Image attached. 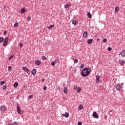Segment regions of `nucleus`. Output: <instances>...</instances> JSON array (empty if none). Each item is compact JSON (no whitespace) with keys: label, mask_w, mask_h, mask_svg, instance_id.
<instances>
[{"label":"nucleus","mask_w":125,"mask_h":125,"mask_svg":"<svg viewBox=\"0 0 125 125\" xmlns=\"http://www.w3.org/2000/svg\"><path fill=\"white\" fill-rule=\"evenodd\" d=\"M83 36L84 38H86L87 37V32H84L83 34Z\"/></svg>","instance_id":"obj_19"},{"label":"nucleus","mask_w":125,"mask_h":125,"mask_svg":"<svg viewBox=\"0 0 125 125\" xmlns=\"http://www.w3.org/2000/svg\"><path fill=\"white\" fill-rule=\"evenodd\" d=\"M115 87H116V89H117V90H120V89H121V84L117 83L115 85Z\"/></svg>","instance_id":"obj_7"},{"label":"nucleus","mask_w":125,"mask_h":125,"mask_svg":"<svg viewBox=\"0 0 125 125\" xmlns=\"http://www.w3.org/2000/svg\"><path fill=\"white\" fill-rule=\"evenodd\" d=\"M76 69H75V70H74V72L75 73V74H76Z\"/></svg>","instance_id":"obj_48"},{"label":"nucleus","mask_w":125,"mask_h":125,"mask_svg":"<svg viewBox=\"0 0 125 125\" xmlns=\"http://www.w3.org/2000/svg\"><path fill=\"white\" fill-rule=\"evenodd\" d=\"M42 60H46V57H45V56H42Z\"/></svg>","instance_id":"obj_30"},{"label":"nucleus","mask_w":125,"mask_h":125,"mask_svg":"<svg viewBox=\"0 0 125 125\" xmlns=\"http://www.w3.org/2000/svg\"><path fill=\"white\" fill-rule=\"evenodd\" d=\"M8 42V38L6 37L3 43V46H6L7 45V42Z\"/></svg>","instance_id":"obj_3"},{"label":"nucleus","mask_w":125,"mask_h":125,"mask_svg":"<svg viewBox=\"0 0 125 125\" xmlns=\"http://www.w3.org/2000/svg\"><path fill=\"white\" fill-rule=\"evenodd\" d=\"M3 42V38L0 37V42Z\"/></svg>","instance_id":"obj_26"},{"label":"nucleus","mask_w":125,"mask_h":125,"mask_svg":"<svg viewBox=\"0 0 125 125\" xmlns=\"http://www.w3.org/2000/svg\"><path fill=\"white\" fill-rule=\"evenodd\" d=\"M121 56H122V57H124V56H125V50H123L121 53Z\"/></svg>","instance_id":"obj_15"},{"label":"nucleus","mask_w":125,"mask_h":125,"mask_svg":"<svg viewBox=\"0 0 125 125\" xmlns=\"http://www.w3.org/2000/svg\"><path fill=\"white\" fill-rule=\"evenodd\" d=\"M31 17H28L27 18V22H30V21H31Z\"/></svg>","instance_id":"obj_22"},{"label":"nucleus","mask_w":125,"mask_h":125,"mask_svg":"<svg viewBox=\"0 0 125 125\" xmlns=\"http://www.w3.org/2000/svg\"><path fill=\"white\" fill-rule=\"evenodd\" d=\"M78 109L79 110H83V106L82 104L79 105Z\"/></svg>","instance_id":"obj_17"},{"label":"nucleus","mask_w":125,"mask_h":125,"mask_svg":"<svg viewBox=\"0 0 125 125\" xmlns=\"http://www.w3.org/2000/svg\"><path fill=\"white\" fill-rule=\"evenodd\" d=\"M35 63L37 66H40V64L41 63V61L39 60H36Z\"/></svg>","instance_id":"obj_10"},{"label":"nucleus","mask_w":125,"mask_h":125,"mask_svg":"<svg viewBox=\"0 0 125 125\" xmlns=\"http://www.w3.org/2000/svg\"><path fill=\"white\" fill-rule=\"evenodd\" d=\"M12 125H18V123L17 122H14Z\"/></svg>","instance_id":"obj_36"},{"label":"nucleus","mask_w":125,"mask_h":125,"mask_svg":"<svg viewBox=\"0 0 125 125\" xmlns=\"http://www.w3.org/2000/svg\"><path fill=\"white\" fill-rule=\"evenodd\" d=\"M91 72V69L90 68H84V69H83L81 72V75L82 77H87Z\"/></svg>","instance_id":"obj_1"},{"label":"nucleus","mask_w":125,"mask_h":125,"mask_svg":"<svg viewBox=\"0 0 125 125\" xmlns=\"http://www.w3.org/2000/svg\"><path fill=\"white\" fill-rule=\"evenodd\" d=\"M96 78V83H99V80L100 79V76H99V75H97Z\"/></svg>","instance_id":"obj_12"},{"label":"nucleus","mask_w":125,"mask_h":125,"mask_svg":"<svg viewBox=\"0 0 125 125\" xmlns=\"http://www.w3.org/2000/svg\"><path fill=\"white\" fill-rule=\"evenodd\" d=\"M92 42H93V39H89L87 40V43L88 44H91L92 43Z\"/></svg>","instance_id":"obj_11"},{"label":"nucleus","mask_w":125,"mask_h":125,"mask_svg":"<svg viewBox=\"0 0 125 125\" xmlns=\"http://www.w3.org/2000/svg\"><path fill=\"white\" fill-rule=\"evenodd\" d=\"M43 89H44V90H46V86H45V87L43 88Z\"/></svg>","instance_id":"obj_45"},{"label":"nucleus","mask_w":125,"mask_h":125,"mask_svg":"<svg viewBox=\"0 0 125 125\" xmlns=\"http://www.w3.org/2000/svg\"><path fill=\"white\" fill-rule=\"evenodd\" d=\"M81 90H82V88H79L77 90V92H80Z\"/></svg>","instance_id":"obj_34"},{"label":"nucleus","mask_w":125,"mask_h":125,"mask_svg":"<svg viewBox=\"0 0 125 125\" xmlns=\"http://www.w3.org/2000/svg\"><path fill=\"white\" fill-rule=\"evenodd\" d=\"M29 99H32L33 98V95H31L30 96H28Z\"/></svg>","instance_id":"obj_31"},{"label":"nucleus","mask_w":125,"mask_h":125,"mask_svg":"<svg viewBox=\"0 0 125 125\" xmlns=\"http://www.w3.org/2000/svg\"><path fill=\"white\" fill-rule=\"evenodd\" d=\"M42 83H43V82H44V79H42Z\"/></svg>","instance_id":"obj_47"},{"label":"nucleus","mask_w":125,"mask_h":125,"mask_svg":"<svg viewBox=\"0 0 125 125\" xmlns=\"http://www.w3.org/2000/svg\"><path fill=\"white\" fill-rule=\"evenodd\" d=\"M25 11H26V9L25 8H22L21 10V13H24Z\"/></svg>","instance_id":"obj_20"},{"label":"nucleus","mask_w":125,"mask_h":125,"mask_svg":"<svg viewBox=\"0 0 125 125\" xmlns=\"http://www.w3.org/2000/svg\"><path fill=\"white\" fill-rule=\"evenodd\" d=\"M110 112H112V110H110Z\"/></svg>","instance_id":"obj_52"},{"label":"nucleus","mask_w":125,"mask_h":125,"mask_svg":"<svg viewBox=\"0 0 125 125\" xmlns=\"http://www.w3.org/2000/svg\"><path fill=\"white\" fill-rule=\"evenodd\" d=\"M71 5H72V4L70 2L68 3L65 5L64 8H69Z\"/></svg>","instance_id":"obj_8"},{"label":"nucleus","mask_w":125,"mask_h":125,"mask_svg":"<svg viewBox=\"0 0 125 125\" xmlns=\"http://www.w3.org/2000/svg\"><path fill=\"white\" fill-rule=\"evenodd\" d=\"M0 110L2 112H5V111L6 110V106H5L4 105H1L0 108Z\"/></svg>","instance_id":"obj_4"},{"label":"nucleus","mask_w":125,"mask_h":125,"mask_svg":"<svg viewBox=\"0 0 125 125\" xmlns=\"http://www.w3.org/2000/svg\"><path fill=\"white\" fill-rule=\"evenodd\" d=\"M6 88V86L4 85L3 86V89H5Z\"/></svg>","instance_id":"obj_43"},{"label":"nucleus","mask_w":125,"mask_h":125,"mask_svg":"<svg viewBox=\"0 0 125 125\" xmlns=\"http://www.w3.org/2000/svg\"><path fill=\"white\" fill-rule=\"evenodd\" d=\"M120 10V7H115V13H117Z\"/></svg>","instance_id":"obj_16"},{"label":"nucleus","mask_w":125,"mask_h":125,"mask_svg":"<svg viewBox=\"0 0 125 125\" xmlns=\"http://www.w3.org/2000/svg\"><path fill=\"white\" fill-rule=\"evenodd\" d=\"M78 88V87L77 86H74V89H77Z\"/></svg>","instance_id":"obj_44"},{"label":"nucleus","mask_w":125,"mask_h":125,"mask_svg":"<svg viewBox=\"0 0 125 125\" xmlns=\"http://www.w3.org/2000/svg\"><path fill=\"white\" fill-rule=\"evenodd\" d=\"M20 47H22L23 46V43L22 42L20 43Z\"/></svg>","instance_id":"obj_37"},{"label":"nucleus","mask_w":125,"mask_h":125,"mask_svg":"<svg viewBox=\"0 0 125 125\" xmlns=\"http://www.w3.org/2000/svg\"><path fill=\"white\" fill-rule=\"evenodd\" d=\"M58 62H59V60L58 59L55 60V63H58Z\"/></svg>","instance_id":"obj_38"},{"label":"nucleus","mask_w":125,"mask_h":125,"mask_svg":"<svg viewBox=\"0 0 125 125\" xmlns=\"http://www.w3.org/2000/svg\"><path fill=\"white\" fill-rule=\"evenodd\" d=\"M12 69V67L11 66H10L8 67V71H11V70Z\"/></svg>","instance_id":"obj_27"},{"label":"nucleus","mask_w":125,"mask_h":125,"mask_svg":"<svg viewBox=\"0 0 125 125\" xmlns=\"http://www.w3.org/2000/svg\"><path fill=\"white\" fill-rule=\"evenodd\" d=\"M36 73H37V70L33 69L32 71V75H36Z\"/></svg>","instance_id":"obj_18"},{"label":"nucleus","mask_w":125,"mask_h":125,"mask_svg":"<svg viewBox=\"0 0 125 125\" xmlns=\"http://www.w3.org/2000/svg\"><path fill=\"white\" fill-rule=\"evenodd\" d=\"M78 23L79 22L76 21H75V20L72 21V24H73V25H78Z\"/></svg>","instance_id":"obj_14"},{"label":"nucleus","mask_w":125,"mask_h":125,"mask_svg":"<svg viewBox=\"0 0 125 125\" xmlns=\"http://www.w3.org/2000/svg\"><path fill=\"white\" fill-rule=\"evenodd\" d=\"M18 26V23L16 22L14 24V27H15V28H16V27H17Z\"/></svg>","instance_id":"obj_28"},{"label":"nucleus","mask_w":125,"mask_h":125,"mask_svg":"<svg viewBox=\"0 0 125 125\" xmlns=\"http://www.w3.org/2000/svg\"><path fill=\"white\" fill-rule=\"evenodd\" d=\"M62 117H65V118H68L69 117V113L68 112H65V113L62 114Z\"/></svg>","instance_id":"obj_9"},{"label":"nucleus","mask_w":125,"mask_h":125,"mask_svg":"<svg viewBox=\"0 0 125 125\" xmlns=\"http://www.w3.org/2000/svg\"><path fill=\"white\" fill-rule=\"evenodd\" d=\"M78 59H74V63H78Z\"/></svg>","instance_id":"obj_35"},{"label":"nucleus","mask_w":125,"mask_h":125,"mask_svg":"<svg viewBox=\"0 0 125 125\" xmlns=\"http://www.w3.org/2000/svg\"><path fill=\"white\" fill-rule=\"evenodd\" d=\"M63 92H64V93H67L68 92V88H67V87H64L63 89Z\"/></svg>","instance_id":"obj_21"},{"label":"nucleus","mask_w":125,"mask_h":125,"mask_svg":"<svg viewBox=\"0 0 125 125\" xmlns=\"http://www.w3.org/2000/svg\"><path fill=\"white\" fill-rule=\"evenodd\" d=\"M14 87H17V86H18V83L17 82L15 83L14 84Z\"/></svg>","instance_id":"obj_23"},{"label":"nucleus","mask_w":125,"mask_h":125,"mask_svg":"<svg viewBox=\"0 0 125 125\" xmlns=\"http://www.w3.org/2000/svg\"><path fill=\"white\" fill-rule=\"evenodd\" d=\"M23 70L25 71V72H26L27 73H29V69H28L26 67H23Z\"/></svg>","instance_id":"obj_13"},{"label":"nucleus","mask_w":125,"mask_h":125,"mask_svg":"<svg viewBox=\"0 0 125 125\" xmlns=\"http://www.w3.org/2000/svg\"><path fill=\"white\" fill-rule=\"evenodd\" d=\"M51 64L52 66H54V65H55V62H51Z\"/></svg>","instance_id":"obj_40"},{"label":"nucleus","mask_w":125,"mask_h":125,"mask_svg":"<svg viewBox=\"0 0 125 125\" xmlns=\"http://www.w3.org/2000/svg\"><path fill=\"white\" fill-rule=\"evenodd\" d=\"M123 84H124V83H122L121 86H122Z\"/></svg>","instance_id":"obj_49"},{"label":"nucleus","mask_w":125,"mask_h":125,"mask_svg":"<svg viewBox=\"0 0 125 125\" xmlns=\"http://www.w3.org/2000/svg\"><path fill=\"white\" fill-rule=\"evenodd\" d=\"M103 42L104 43L107 42V39H104Z\"/></svg>","instance_id":"obj_33"},{"label":"nucleus","mask_w":125,"mask_h":125,"mask_svg":"<svg viewBox=\"0 0 125 125\" xmlns=\"http://www.w3.org/2000/svg\"><path fill=\"white\" fill-rule=\"evenodd\" d=\"M12 125V124H9V125Z\"/></svg>","instance_id":"obj_50"},{"label":"nucleus","mask_w":125,"mask_h":125,"mask_svg":"<svg viewBox=\"0 0 125 125\" xmlns=\"http://www.w3.org/2000/svg\"><path fill=\"white\" fill-rule=\"evenodd\" d=\"M54 25H50L49 27H48V29H51V28H53Z\"/></svg>","instance_id":"obj_32"},{"label":"nucleus","mask_w":125,"mask_h":125,"mask_svg":"<svg viewBox=\"0 0 125 125\" xmlns=\"http://www.w3.org/2000/svg\"><path fill=\"white\" fill-rule=\"evenodd\" d=\"M83 125V123H82L81 122L78 123V125Z\"/></svg>","instance_id":"obj_41"},{"label":"nucleus","mask_w":125,"mask_h":125,"mask_svg":"<svg viewBox=\"0 0 125 125\" xmlns=\"http://www.w3.org/2000/svg\"><path fill=\"white\" fill-rule=\"evenodd\" d=\"M84 67V65L82 64V65H81V69H83V68Z\"/></svg>","instance_id":"obj_39"},{"label":"nucleus","mask_w":125,"mask_h":125,"mask_svg":"<svg viewBox=\"0 0 125 125\" xmlns=\"http://www.w3.org/2000/svg\"><path fill=\"white\" fill-rule=\"evenodd\" d=\"M99 40V39H97L98 41Z\"/></svg>","instance_id":"obj_51"},{"label":"nucleus","mask_w":125,"mask_h":125,"mask_svg":"<svg viewBox=\"0 0 125 125\" xmlns=\"http://www.w3.org/2000/svg\"><path fill=\"white\" fill-rule=\"evenodd\" d=\"M14 56H13V55H12L10 57H9V61H11V59H12V58H13Z\"/></svg>","instance_id":"obj_29"},{"label":"nucleus","mask_w":125,"mask_h":125,"mask_svg":"<svg viewBox=\"0 0 125 125\" xmlns=\"http://www.w3.org/2000/svg\"><path fill=\"white\" fill-rule=\"evenodd\" d=\"M17 112L18 114H21V107L19 105H17Z\"/></svg>","instance_id":"obj_5"},{"label":"nucleus","mask_w":125,"mask_h":125,"mask_svg":"<svg viewBox=\"0 0 125 125\" xmlns=\"http://www.w3.org/2000/svg\"><path fill=\"white\" fill-rule=\"evenodd\" d=\"M4 35H6V31H5L4 32Z\"/></svg>","instance_id":"obj_46"},{"label":"nucleus","mask_w":125,"mask_h":125,"mask_svg":"<svg viewBox=\"0 0 125 125\" xmlns=\"http://www.w3.org/2000/svg\"><path fill=\"white\" fill-rule=\"evenodd\" d=\"M119 62L121 66H124V64L125 63V60H120Z\"/></svg>","instance_id":"obj_6"},{"label":"nucleus","mask_w":125,"mask_h":125,"mask_svg":"<svg viewBox=\"0 0 125 125\" xmlns=\"http://www.w3.org/2000/svg\"><path fill=\"white\" fill-rule=\"evenodd\" d=\"M87 16H88L89 18H91V15L90 14V12H88V13H87Z\"/></svg>","instance_id":"obj_24"},{"label":"nucleus","mask_w":125,"mask_h":125,"mask_svg":"<svg viewBox=\"0 0 125 125\" xmlns=\"http://www.w3.org/2000/svg\"><path fill=\"white\" fill-rule=\"evenodd\" d=\"M4 83H5V82L4 81H1L0 83V85H2L3 84H4Z\"/></svg>","instance_id":"obj_25"},{"label":"nucleus","mask_w":125,"mask_h":125,"mask_svg":"<svg viewBox=\"0 0 125 125\" xmlns=\"http://www.w3.org/2000/svg\"><path fill=\"white\" fill-rule=\"evenodd\" d=\"M108 51H111V50H112V48L111 47H108Z\"/></svg>","instance_id":"obj_42"},{"label":"nucleus","mask_w":125,"mask_h":125,"mask_svg":"<svg viewBox=\"0 0 125 125\" xmlns=\"http://www.w3.org/2000/svg\"><path fill=\"white\" fill-rule=\"evenodd\" d=\"M92 116L95 119H99V116H98V114L96 111H94L93 112Z\"/></svg>","instance_id":"obj_2"}]
</instances>
